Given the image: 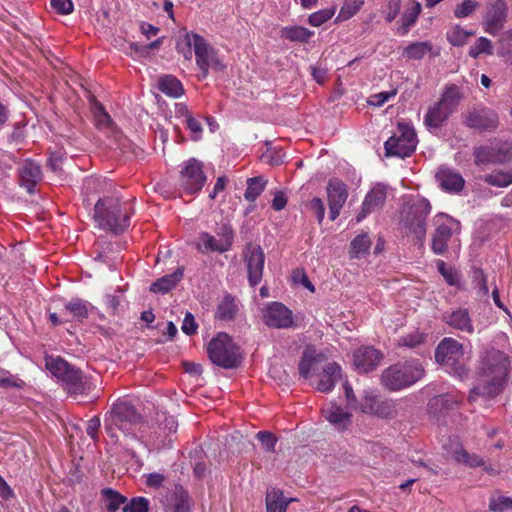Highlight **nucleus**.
Here are the masks:
<instances>
[{
  "label": "nucleus",
  "instance_id": "obj_1",
  "mask_svg": "<svg viewBox=\"0 0 512 512\" xmlns=\"http://www.w3.org/2000/svg\"><path fill=\"white\" fill-rule=\"evenodd\" d=\"M510 371L509 357L502 351L485 349L479 357L477 367L478 383L470 390L468 400L474 402L478 397L495 398L507 383Z\"/></svg>",
  "mask_w": 512,
  "mask_h": 512
},
{
  "label": "nucleus",
  "instance_id": "obj_2",
  "mask_svg": "<svg viewBox=\"0 0 512 512\" xmlns=\"http://www.w3.org/2000/svg\"><path fill=\"white\" fill-rule=\"evenodd\" d=\"M142 422V415L126 400H119L114 403L104 419L108 435L116 441L119 438V433L124 436H134L135 427Z\"/></svg>",
  "mask_w": 512,
  "mask_h": 512
},
{
  "label": "nucleus",
  "instance_id": "obj_3",
  "mask_svg": "<svg viewBox=\"0 0 512 512\" xmlns=\"http://www.w3.org/2000/svg\"><path fill=\"white\" fill-rule=\"evenodd\" d=\"M94 220L101 229L119 234L129 227L130 214L119 199L103 197L94 206Z\"/></svg>",
  "mask_w": 512,
  "mask_h": 512
},
{
  "label": "nucleus",
  "instance_id": "obj_4",
  "mask_svg": "<svg viewBox=\"0 0 512 512\" xmlns=\"http://www.w3.org/2000/svg\"><path fill=\"white\" fill-rule=\"evenodd\" d=\"M424 375L425 370L418 360L398 362L382 371L380 383L389 391H399L414 385Z\"/></svg>",
  "mask_w": 512,
  "mask_h": 512
},
{
  "label": "nucleus",
  "instance_id": "obj_5",
  "mask_svg": "<svg viewBox=\"0 0 512 512\" xmlns=\"http://www.w3.org/2000/svg\"><path fill=\"white\" fill-rule=\"evenodd\" d=\"M435 360L445 370L464 381L468 379L470 370L464 357L463 345L453 338H444L435 349Z\"/></svg>",
  "mask_w": 512,
  "mask_h": 512
},
{
  "label": "nucleus",
  "instance_id": "obj_6",
  "mask_svg": "<svg viewBox=\"0 0 512 512\" xmlns=\"http://www.w3.org/2000/svg\"><path fill=\"white\" fill-rule=\"evenodd\" d=\"M185 44L188 47L185 58L190 59L192 54L190 48L193 46L196 56V64L201 71L200 79L208 76L209 68L215 72H223L226 65L219 58L217 52L209 46L205 39L196 33H187L185 35Z\"/></svg>",
  "mask_w": 512,
  "mask_h": 512
},
{
  "label": "nucleus",
  "instance_id": "obj_7",
  "mask_svg": "<svg viewBox=\"0 0 512 512\" xmlns=\"http://www.w3.org/2000/svg\"><path fill=\"white\" fill-rule=\"evenodd\" d=\"M207 354L213 364L225 369L236 368L241 363L239 347L225 332H219L210 340Z\"/></svg>",
  "mask_w": 512,
  "mask_h": 512
},
{
  "label": "nucleus",
  "instance_id": "obj_8",
  "mask_svg": "<svg viewBox=\"0 0 512 512\" xmlns=\"http://www.w3.org/2000/svg\"><path fill=\"white\" fill-rule=\"evenodd\" d=\"M398 133L391 136L385 143L386 156L405 158L411 156L417 145V136L412 127L405 123H399Z\"/></svg>",
  "mask_w": 512,
  "mask_h": 512
},
{
  "label": "nucleus",
  "instance_id": "obj_9",
  "mask_svg": "<svg viewBox=\"0 0 512 512\" xmlns=\"http://www.w3.org/2000/svg\"><path fill=\"white\" fill-rule=\"evenodd\" d=\"M474 163L483 164H507L512 162V142L494 140L489 145L474 148Z\"/></svg>",
  "mask_w": 512,
  "mask_h": 512
},
{
  "label": "nucleus",
  "instance_id": "obj_10",
  "mask_svg": "<svg viewBox=\"0 0 512 512\" xmlns=\"http://www.w3.org/2000/svg\"><path fill=\"white\" fill-rule=\"evenodd\" d=\"M431 249L436 255H443L448 250V243L454 233H459L460 222L444 213L434 217Z\"/></svg>",
  "mask_w": 512,
  "mask_h": 512
},
{
  "label": "nucleus",
  "instance_id": "obj_11",
  "mask_svg": "<svg viewBox=\"0 0 512 512\" xmlns=\"http://www.w3.org/2000/svg\"><path fill=\"white\" fill-rule=\"evenodd\" d=\"M207 177L203 170V163L195 158H190L183 163L180 170L179 185L189 195H195L201 191Z\"/></svg>",
  "mask_w": 512,
  "mask_h": 512
},
{
  "label": "nucleus",
  "instance_id": "obj_12",
  "mask_svg": "<svg viewBox=\"0 0 512 512\" xmlns=\"http://www.w3.org/2000/svg\"><path fill=\"white\" fill-rule=\"evenodd\" d=\"M431 212V205L425 198L412 204L405 217L404 225L421 243L426 236V219Z\"/></svg>",
  "mask_w": 512,
  "mask_h": 512
},
{
  "label": "nucleus",
  "instance_id": "obj_13",
  "mask_svg": "<svg viewBox=\"0 0 512 512\" xmlns=\"http://www.w3.org/2000/svg\"><path fill=\"white\" fill-rule=\"evenodd\" d=\"M463 124L479 132H494L500 124L497 112L487 107H476L465 114Z\"/></svg>",
  "mask_w": 512,
  "mask_h": 512
},
{
  "label": "nucleus",
  "instance_id": "obj_14",
  "mask_svg": "<svg viewBox=\"0 0 512 512\" xmlns=\"http://www.w3.org/2000/svg\"><path fill=\"white\" fill-rule=\"evenodd\" d=\"M362 412L380 418H394L397 415V405L392 399L383 398L373 391H365L360 403Z\"/></svg>",
  "mask_w": 512,
  "mask_h": 512
},
{
  "label": "nucleus",
  "instance_id": "obj_15",
  "mask_svg": "<svg viewBox=\"0 0 512 512\" xmlns=\"http://www.w3.org/2000/svg\"><path fill=\"white\" fill-rule=\"evenodd\" d=\"M246 264L248 282L251 287H256L262 280L265 264V254L259 245L247 243L242 252Z\"/></svg>",
  "mask_w": 512,
  "mask_h": 512
},
{
  "label": "nucleus",
  "instance_id": "obj_16",
  "mask_svg": "<svg viewBox=\"0 0 512 512\" xmlns=\"http://www.w3.org/2000/svg\"><path fill=\"white\" fill-rule=\"evenodd\" d=\"M508 16V4L506 0H490L487 3L486 13L483 17L485 32L496 35L503 29Z\"/></svg>",
  "mask_w": 512,
  "mask_h": 512
},
{
  "label": "nucleus",
  "instance_id": "obj_17",
  "mask_svg": "<svg viewBox=\"0 0 512 512\" xmlns=\"http://www.w3.org/2000/svg\"><path fill=\"white\" fill-rule=\"evenodd\" d=\"M263 322L269 328L287 329L294 325L293 313L284 304L272 302L263 310Z\"/></svg>",
  "mask_w": 512,
  "mask_h": 512
},
{
  "label": "nucleus",
  "instance_id": "obj_18",
  "mask_svg": "<svg viewBox=\"0 0 512 512\" xmlns=\"http://www.w3.org/2000/svg\"><path fill=\"white\" fill-rule=\"evenodd\" d=\"M383 358V353L373 346H360L353 352V364L359 373L374 371Z\"/></svg>",
  "mask_w": 512,
  "mask_h": 512
},
{
  "label": "nucleus",
  "instance_id": "obj_19",
  "mask_svg": "<svg viewBox=\"0 0 512 512\" xmlns=\"http://www.w3.org/2000/svg\"><path fill=\"white\" fill-rule=\"evenodd\" d=\"M162 503L166 511L191 512V499L186 490L180 485L168 489Z\"/></svg>",
  "mask_w": 512,
  "mask_h": 512
},
{
  "label": "nucleus",
  "instance_id": "obj_20",
  "mask_svg": "<svg viewBox=\"0 0 512 512\" xmlns=\"http://www.w3.org/2000/svg\"><path fill=\"white\" fill-rule=\"evenodd\" d=\"M329 216L334 221L340 214V211L347 200L348 191L346 185L338 180L331 179L327 186Z\"/></svg>",
  "mask_w": 512,
  "mask_h": 512
},
{
  "label": "nucleus",
  "instance_id": "obj_21",
  "mask_svg": "<svg viewBox=\"0 0 512 512\" xmlns=\"http://www.w3.org/2000/svg\"><path fill=\"white\" fill-rule=\"evenodd\" d=\"M387 198L386 186L382 184L375 185L365 196L362 203L361 211L356 216L359 223L366 218L367 215L381 209Z\"/></svg>",
  "mask_w": 512,
  "mask_h": 512
},
{
  "label": "nucleus",
  "instance_id": "obj_22",
  "mask_svg": "<svg viewBox=\"0 0 512 512\" xmlns=\"http://www.w3.org/2000/svg\"><path fill=\"white\" fill-rule=\"evenodd\" d=\"M435 178L442 190L448 193H459L463 190L465 180L462 175L451 168L440 167L438 168Z\"/></svg>",
  "mask_w": 512,
  "mask_h": 512
},
{
  "label": "nucleus",
  "instance_id": "obj_23",
  "mask_svg": "<svg viewBox=\"0 0 512 512\" xmlns=\"http://www.w3.org/2000/svg\"><path fill=\"white\" fill-rule=\"evenodd\" d=\"M20 183L28 193L33 194L37 183L42 178L41 167L36 162L31 160L25 161L20 168Z\"/></svg>",
  "mask_w": 512,
  "mask_h": 512
},
{
  "label": "nucleus",
  "instance_id": "obj_24",
  "mask_svg": "<svg viewBox=\"0 0 512 512\" xmlns=\"http://www.w3.org/2000/svg\"><path fill=\"white\" fill-rule=\"evenodd\" d=\"M341 377L340 365L336 362L328 363L319 374V381L316 385V389L323 393L330 392Z\"/></svg>",
  "mask_w": 512,
  "mask_h": 512
},
{
  "label": "nucleus",
  "instance_id": "obj_25",
  "mask_svg": "<svg viewBox=\"0 0 512 512\" xmlns=\"http://www.w3.org/2000/svg\"><path fill=\"white\" fill-rule=\"evenodd\" d=\"M60 380L66 383L68 392L73 395L84 394L90 389V385L82 372L72 365Z\"/></svg>",
  "mask_w": 512,
  "mask_h": 512
},
{
  "label": "nucleus",
  "instance_id": "obj_26",
  "mask_svg": "<svg viewBox=\"0 0 512 512\" xmlns=\"http://www.w3.org/2000/svg\"><path fill=\"white\" fill-rule=\"evenodd\" d=\"M443 320L449 326L461 330L463 332L472 334L474 327L469 312L465 308H458L457 310L443 316Z\"/></svg>",
  "mask_w": 512,
  "mask_h": 512
},
{
  "label": "nucleus",
  "instance_id": "obj_27",
  "mask_svg": "<svg viewBox=\"0 0 512 512\" xmlns=\"http://www.w3.org/2000/svg\"><path fill=\"white\" fill-rule=\"evenodd\" d=\"M183 274L184 267H178L175 272L164 275L153 282L150 286V291L153 293H168L181 281Z\"/></svg>",
  "mask_w": 512,
  "mask_h": 512
},
{
  "label": "nucleus",
  "instance_id": "obj_28",
  "mask_svg": "<svg viewBox=\"0 0 512 512\" xmlns=\"http://www.w3.org/2000/svg\"><path fill=\"white\" fill-rule=\"evenodd\" d=\"M458 401L450 394H442L433 397L428 403L430 414L440 417L449 413Z\"/></svg>",
  "mask_w": 512,
  "mask_h": 512
},
{
  "label": "nucleus",
  "instance_id": "obj_29",
  "mask_svg": "<svg viewBox=\"0 0 512 512\" xmlns=\"http://www.w3.org/2000/svg\"><path fill=\"white\" fill-rule=\"evenodd\" d=\"M451 114L452 112L438 101L428 109L424 117V123L429 128H440Z\"/></svg>",
  "mask_w": 512,
  "mask_h": 512
},
{
  "label": "nucleus",
  "instance_id": "obj_30",
  "mask_svg": "<svg viewBox=\"0 0 512 512\" xmlns=\"http://www.w3.org/2000/svg\"><path fill=\"white\" fill-rule=\"evenodd\" d=\"M238 310L235 298L230 294H226L222 301L217 305L215 318L222 321L234 320Z\"/></svg>",
  "mask_w": 512,
  "mask_h": 512
},
{
  "label": "nucleus",
  "instance_id": "obj_31",
  "mask_svg": "<svg viewBox=\"0 0 512 512\" xmlns=\"http://www.w3.org/2000/svg\"><path fill=\"white\" fill-rule=\"evenodd\" d=\"M88 306V302L80 298H73L64 305L62 314L67 317L71 316L72 319L82 322L84 319L88 318Z\"/></svg>",
  "mask_w": 512,
  "mask_h": 512
},
{
  "label": "nucleus",
  "instance_id": "obj_32",
  "mask_svg": "<svg viewBox=\"0 0 512 512\" xmlns=\"http://www.w3.org/2000/svg\"><path fill=\"white\" fill-rule=\"evenodd\" d=\"M429 52L432 57L439 55V51H433V46L429 41L413 42L405 47L403 55L408 59L421 60Z\"/></svg>",
  "mask_w": 512,
  "mask_h": 512
},
{
  "label": "nucleus",
  "instance_id": "obj_33",
  "mask_svg": "<svg viewBox=\"0 0 512 512\" xmlns=\"http://www.w3.org/2000/svg\"><path fill=\"white\" fill-rule=\"evenodd\" d=\"M294 499H285L283 491L279 489H271L266 494L267 512H286L288 504Z\"/></svg>",
  "mask_w": 512,
  "mask_h": 512
},
{
  "label": "nucleus",
  "instance_id": "obj_34",
  "mask_svg": "<svg viewBox=\"0 0 512 512\" xmlns=\"http://www.w3.org/2000/svg\"><path fill=\"white\" fill-rule=\"evenodd\" d=\"M463 99V94L461 93L458 86L455 84L447 85L441 94L439 99L440 104L444 105L450 112L456 111L458 105Z\"/></svg>",
  "mask_w": 512,
  "mask_h": 512
},
{
  "label": "nucleus",
  "instance_id": "obj_35",
  "mask_svg": "<svg viewBox=\"0 0 512 512\" xmlns=\"http://www.w3.org/2000/svg\"><path fill=\"white\" fill-rule=\"evenodd\" d=\"M321 354H316L312 350H305L298 364L299 374L307 380L311 372L316 369L317 364L321 361Z\"/></svg>",
  "mask_w": 512,
  "mask_h": 512
},
{
  "label": "nucleus",
  "instance_id": "obj_36",
  "mask_svg": "<svg viewBox=\"0 0 512 512\" xmlns=\"http://www.w3.org/2000/svg\"><path fill=\"white\" fill-rule=\"evenodd\" d=\"M158 89L173 98H178L184 93L181 82L171 75H165L159 79Z\"/></svg>",
  "mask_w": 512,
  "mask_h": 512
},
{
  "label": "nucleus",
  "instance_id": "obj_37",
  "mask_svg": "<svg viewBox=\"0 0 512 512\" xmlns=\"http://www.w3.org/2000/svg\"><path fill=\"white\" fill-rule=\"evenodd\" d=\"M452 456L457 463L463 464L469 468H477L484 466V459L475 454L469 453L462 446H458L453 452Z\"/></svg>",
  "mask_w": 512,
  "mask_h": 512
},
{
  "label": "nucleus",
  "instance_id": "obj_38",
  "mask_svg": "<svg viewBox=\"0 0 512 512\" xmlns=\"http://www.w3.org/2000/svg\"><path fill=\"white\" fill-rule=\"evenodd\" d=\"M325 418L338 429L345 428V421H349L350 414L344 411L340 406L331 403L327 408L323 410Z\"/></svg>",
  "mask_w": 512,
  "mask_h": 512
},
{
  "label": "nucleus",
  "instance_id": "obj_39",
  "mask_svg": "<svg viewBox=\"0 0 512 512\" xmlns=\"http://www.w3.org/2000/svg\"><path fill=\"white\" fill-rule=\"evenodd\" d=\"M312 35V31L302 26H288L282 28L280 31V37L291 42L305 43L308 42Z\"/></svg>",
  "mask_w": 512,
  "mask_h": 512
},
{
  "label": "nucleus",
  "instance_id": "obj_40",
  "mask_svg": "<svg viewBox=\"0 0 512 512\" xmlns=\"http://www.w3.org/2000/svg\"><path fill=\"white\" fill-rule=\"evenodd\" d=\"M421 13V5L420 3L414 1L411 3V6L406 9L401 17V26L399 28V33L401 35H406L410 30L411 26L415 24L419 15Z\"/></svg>",
  "mask_w": 512,
  "mask_h": 512
},
{
  "label": "nucleus",
  "instance_id": "obj_41",
  "mask_svg": "<svg viewBox=\"0 0 512 512\" xmlns=\"http://www.w3.org/2000/svg\"><path fill=\"white\" fill-rule=\"evenodd\" d=\"M247 188L244 198L249 202H254L264 191L267 180L263 176H256L247 179Z\"/></svg>",
  "mask_w": 512,
  "mask_h": 512
},
{
  "label": "nucleus",
  "instance_id": "obj_42",
  "mask_svg": "<svg viewBox=\"0 0 512 512\" xmlns=\"http://www.w3.org/2000/svg\"><path fill=\"white\" fill-rule=\"evenodd\" d=\"M101 495L106 502L107 512H116L127 501L125 496L112 488L102 489Z\"/></svg>",
  "mask_w": 512,
  "mask_h": 512
},
{
  "label": "nucleus",
  "instance_id": "obj_43",
  "mask_svg": "<svg viewBox=\"0 0 512 512\" xmlns=\"http://www.w3.org/2000/svg\"><path fill=\"white\" fill-rule=\"evenodd\" d=\"M45 366L53 376L61 379L70 368L71 364L60 357L54 358L52 356H47L45 358Z\"/></svg>",
  "mask_w": 512,
  "mask_h": 512
},
{
  "label": "nucleus",
  "instance_id": "obj_44",
  "mask_svg": "<svg viewBox=\"0 0 512 512\" xmlns=\"http://www.w3.org/2000/svg\"><path fill=\"white\" fill-rule=\"evenodd\" d=\"M483 181L491 186L505 188L512 184L509 172L503 170H495L490 174L483 176Z\"/></svg>",
  "mask_w": 512,
  "mask_h": 512
},
{
  "label": "nucleus",
  "instance_id": "obj_45",
  "mask_svg": "<svg viewBox=\"0 0 512 512\" xmlns=\"http://www.w3.org/2000/svg\"><path fill=\"white\" fill-rule=\"evenodd\" d=\"M370 245L371 242L367 234L356 236L351 242L350 258L355 259L365 255Z\"/></svg>",
  "mask_w": 512,
  "mask_h": 512
},
{
  "label": "nucleus",
  "instance_id": "obj_46",
  "mask_svg": "<svg viewBox=\"0 0 512 512\" xmlns=\"http://www.w3.org/2000/svg\"><path fill=\"white\" fill-rule=\"evenodd\" d=\"M474 34V31H466L459 25H456L447 31L446 38L451 45L462 46L466 43L467 38Z\"/></svg>",
  "mask_w": 512,
  "mask_h": 512
},
{
  "label": "nucleus",
  "instance_id": "obj_47",
  "mask_svg": "<svg viewBox=\"0 0 512 512\" xmlns=\"http://www.w3.org/2000/svg\"><path fill=\"white\" fill-rule=\"evenodd\" d=\"M201 239L206 249L210 251H216L219 253L228 251L232 244V237L227 238L224 242H220L215 237L208 233H203L201 235Z\"/></svg>",
  "mask_w": 512,
  "mask_h": 512
},
{
  "label": "nucleus",
  "instance_id": "obj_48",
  "mask_svg": "<svg viewBox=\"0 0 512 512\" xmlns=\"http://www.w3.org/2000/svg\"><path fill=\"white\" fill-rule=\"evenodd\" d=\"M90 103L94 113L95 121L98 127H107L111 122L109 114L105 111L104 106L94 97L90 98Z\"/></svg>",
  "mask_w": 512,
  "mask_h": 512
},
{
  "label": "nucleus",
  "instance_id": "obj_49",
  "mask_svg": "<svg viewBox=\"0 0 512 512\" xmlns=\"http://www.w3.org/2000/svg\"><path fill=\"white\" fill-rule=\"evenodd\" d=\"M480 54H493L492 42L486 37L478 38L476 44L470 47L468 51V55L474 59L478 58Z\"/></svg>",
  "mask_w": 512,
  "mask_h": 512
},
{
  "label": "nucleus",
  "instance_id": "obj_50",
  "mask_svg": "<svg viewBox=\"0 0 512 512\" xmlns=\"http://www.w3.org/2000/svg\"><path fill=\"white\" fill-rule=\"evenodd\" d=\"M436 264L439 273L449 285L457 286L459 284V275L453 268L447 267L443 260H437Z\"/></svg>",
  "mask_w": 512,
  "mask_h": 512
},
{
  "label": "nucleus",
  "instance_id": "obj_51",
  "mask_svg": "<svg viewBox=\"0 0 512 512\" xmlns=\"http://www.w3.org/2000/svg\"><path fill=\"white\" fill-rule=\"evenodd\" d=\"M123 512H149V500L145 497H134L123 507Z\"/></svg>",
  "mask_w": 512,
  "mask_h": 512
},
{
  "label": "nucleus",
  "instance_id": "obj_52",
  "mask_svg": "<svg viewBox=\"0 0 512 512\" xmlns=\"http://www.w3.org/2000/svg\"><path fill=\"white\" fill-rule=\"evenodd\" d=\"M363 1L345 0L340 10L339 17L343 20H348L354 16L362 7Z\"/></svg>",
  "mask_w": 512,
  "mask_h": 512
},
{
  "label": "nucleus",
  "instance_id": "obj_53",
  "mask_svg": "<svg viewBox=\"0 0 512 512\" xmlns=\"http://www.w3.org/2000/svg\"><path fill=\"white\" fill-rule=\"evenodd\" d=\"M479 3L474 0H464L458 4L454 9V15L457 18H466L470 16L477 8Z\"/></svg>",
  "mask_w": 512,
  "mask_h": 512
},
{
  "label": "nucleus",
  "instance_id": "obj_54",
  "mask_svg": "<svg viewBox=\"0 0 512 512\" xmlns=\"http://www.w3.org/2000/svg\"><path fill=\"white\" fill-rule=\"evenodd\" d=\"M256 438L260 441L266 452H275V446L277 443V438L275 435L268 431H259L256 434Z\"/></svg>",
  "mask_w": 512,
  "mask_h": 512
},
{
  "label": "nucleus",
  "instance_id": "obj_55",
  "mask_svg": "<svg viewBox=\"0 0 512 512\" xmlns=\"http://www.w3.org/2000/svg\"><path fill=\"white\" fill-rule=\"evenodd\" d=\"M489 509L494 512L512 509V498L507 496L492 497L489 502Z\"/></svg>",
  "mask_w": 512,
  "mask_h": 512
},
{
  "label": "nucleus",
  "instance_id": "obj_56",
  "mask_svg": "<svg viewBox=\"0 0 512 512\" xmlns=\"http://www.w3.org/2000/svg\"><path fill=\"white\" fill-rule=\"evenodd\" d=\"M307 207L316 216L318 223L321 224L325 215L323 201L318 197H314L308 202Z\"/></svg>",
  "mask_w": 512,
  "mask_h": 512
},
{
  "label": "nucleus",
  "instance_id": "obj_57",
  "mask_svg": "<svg viewBox=\"0 0 512 512\" xmlns=\"http://www.w3.org/2000/svg\"><path fill=\"white\" fill-rule=\"evenodd\" d=\"M473 284L476 288L479 289V292L482 293V295H487L489 292L488 285H487V277L484 274L482 269H475L473 272Z\"/></svg>",
  "mask_w": 512,
  "mask_h": 512
},
{
  "label": "nucleus",
  "instance_id": "obj_58",
  "mask_svg": "<svg viewBox=\"0 0 512 512\" xmlns=\"http://www.w3.org/2000/svg\"><path fill=\"white\" fill-rule=\"evenodd\" d=\"M51 7L59 14L68 15L73 12L71 0H50Z\"/></svg>",
  "mask_w": 512,
  "mask_h": 512
},
{
  "label": "nucleus",
  "instance_id": "obj_59",
  "mask_svg": "<svg viewBox=\"0 0 512 512\" xmlns=\"http://www.w3.org/2000/svg\"><path fill=\"white\" fill-rule=\"evenodd\" d=\"M186 126L192 132V140L197 141L201 138L203 131L201 123L190 114H187Z\"/></svg>",
  "mask_w": 512,
  "mask_h": 512
},
{
  "label": "nucleus",
  "instance_id": "obj_60",
  "mask_svg": "<svg viewBox=\"0 0 512 512\" xmlns=\"http://www.w3.org/2000/svg\"><path fill=\"white\" fill-rule=\"evenodd\" d=\"M333 13L328 10H320L311 14L308 18L309 23L312 26H321L323 23L328 21L332 17Z\"/></svg>",
  "mask_w": 512,
  "mask_h": 512
},
{
  "label": "nucleus",
  "instance_id": "obj_61",
  "mask_svg": "<svg viewBox=\"0 0 512 512\" xmlns=\"http://www.w3.org/2000/svg\"><path fill=\"white\" fill-rule=\"evenodd\" d=\"M401 8V0H388L385 10V19L392 22L398 15Z\"/></svg>",
  "mask_w": 512,
  "mask_h": 512
},
{
  "label": "nucleus",
  "instance_id": "obj_62",
  "mask_svg": "<svg viewBox=\"0 0 512 512\" xmlns=\"http://www.w3.org/2000/svg\"><path fill=\"white\" fill-rule=\"evenodd\" d=\"M181 329L186 335L189 336L194 335L197 332L198 324L196 323L192 313L187 312L185 314Z\"/></svg>",
  "mask_w": 512,
  "mask_h": 512
},
{
  "label": "nucleus",
  "instance_id": "obj_63",
  "mask_svg": "<svg viewBox=\"0 0 512 512\" xmlns=\"http://www.w3.org/2000/svg\"><path fill=\"white\" fill-rule=\"evenodd\" d=\"M162 44V38H158L150 44L139 45L137 43H131L130 48L140 55H145L149 50L157 49Z\"/></svg>",
  "mask_w": 512,
  "mask_h": 512
},
{
  "label": "nucleus",
  "instance_id": "obj_64",
  "mask_svg": "<svg viewBox=\"0 0 512 512\" xmlns=\"http://www.w3.org/2000/svg\"><path fill=\"white\" fill-rule=\"evenodd\" d=\"M501 44L505 49V54L507 56L508 61L512 65V29L506 31L502 38Z\"/></svg>",
  "mask_w": 512,
  "mask_h": 512
}]
</instances>
